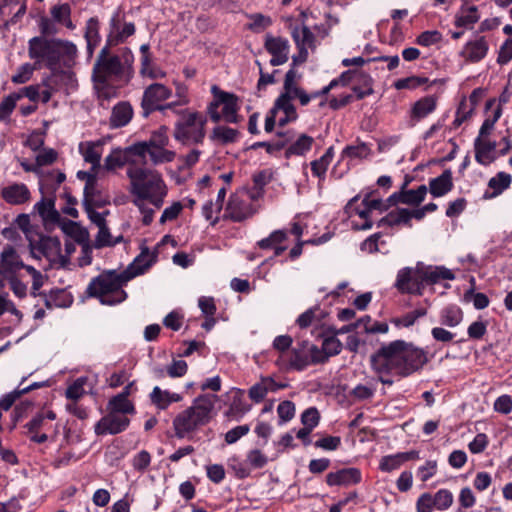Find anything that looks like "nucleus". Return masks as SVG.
<instances>
[{
  "instance_id": "obj_63",
  "label": "nucleus",
  "mask_w": 512,
  "mask_h": 512,
  "mask_svg": "<svg viewBox=\"0 0 512 512\" xmlns=\"http://www.w3.org/2000/svg\"><path fill=\"white\" fill-rule=\"evenodd\" d=\"M279 424L290 421L295 415V405L292 401H283L277 407Z\"/></svg>"
},
{
  "instance_id": "obj_19",
  "label": "nucleus",
  "mask_w": 512,
  "mask_h": 512,
  "mask_svg": "<svg viewBox=\"0 0 512 512\" xmlns=\"http://www.w3.org/2000/svg\"><path fill=\"white\" fill-rule=\"evenodd\" d=\"M489 45L484 36L468 41L460 52L461 57L471 63L480 62L488 53Z\"/></svg>"
},
{
  "instance_id": "obj_61",
  "label": "nucleus",
  "mask_w": 512,
  "mask_h": 512,
  "mask_svg": "<svg viewBox=\"0 0 512 512\" xmlns=\"http://www.w3.org/2000/svg\"><path fill=\"white\" fill-rule=\"evenodd\" d=\"M458 502V512H463V509H468L475 505L476 497L470 487H463L460 490Z\"/></svg>"
},
{
  "instance_id": "obj_53",
  "label": "nucleus",
  "mask_w": 512,
  "mask_h": 512,
  "mask_svg": "<svg viewBox=\"0 0 512 512\" xmlns=\"http://www.w3.org/2000/svg\"><path fill=\"white\" fill-rule=\"evenodd\" d=\"M98 229L99 230L94 244L96 248L114 246L122 240V236L113 239L107 225L99 227Z\"/></svg>"
},
{
  "instance_id": "obj_23",
  "label": "nucleus",
  "mask_w": 512,
  "mask_h": 512,
  "mask_svg": "<svg viewBox=\"0 0 512 512\" xmlns=\"http://www.w3.org/2000/svg\"><path fill=\"white\" fill-rule=\"evenodd\" d=\"M285 386L284 384H278L271 377H262L259 382L250 387L248 396L253 402L260 403L269 392H276L285 388Z\"/></svg>"
},
{
  "instance_id": "obj_14",
  "label": "nucleus",
  "mask_w": 512,
  "mask_h": 512,
  "mask_svg": "<svg viewBox=\"0 0 512 512\" xmlns=\"http://www.w3.org/2000/svg\"><path fill=\"white\" fill-rule=\"evenodd\" d=\"M37 249L53 267L64 268L69 264L68 257L61 252V242L57 237H40Z\"/></svg>"
},
{
  "instance_id": "obj_55",
  "label": "nucleus",
  "mask_w": 512,
  "mask_h": 512,
  "mask_svg": "<svg viewBox=\"0 0 512 512\" xmlns=\"http://www.w3.org/2000/svg\"><path fill=\"white\" fill-rule=\"evenodd\" d=\"M18 100L19 95H16L15 92L3 98L0 102V121H6L9 119Z\"/></svg>"
},
{
  "instance_id": "obj_35",
  "label": "nucleus",
  "mask_w": 512,
  "mask_h": 512,
  "mask_svg": "<svg viewBox=\"0 0 512 512\" xmlns=\"http://www.w3.org/2000/svg\"><path fill=\"white\" fill-rule=\"evenodd\" d=\"M44 297V303L48 309H52L54 307L67 308L73 302L72 296L63 289L51 290L50 293L48 295H44Z\"/></svg>"
},
{
  "instance_id": "obj_62",
  "label": "nucleus",
  "mask_w": 512,
  "mask_h": 512,
  "mask_svg": "<svg viewBox=\"0 0 512 512\" xmlns=\"http://www.w3.org/2000/svg\"><path fill=\"white\" fill-rule=\"evenodd\" d=\"M34 69L35 67L30 63L22 64L17 69V72L12 76L11 81L15 84H24L28 82L33 75Z\"/></svg>"
},
{
  "instance_id": "obj_17",
  "label": "nucleus",
  "mask_w": 512,
  "mask_h": 512,
  "mask_svg": "<svg viewBox=\"0 0 512 512\" xmlns=\"http://www.w3.org/2000/svg\"><path fill=\"white\" fill-rule=\"evenodd\" d=\"M24 266L20 255L11 245H6L0 252V275L4 278L15 276Z\"/></svg>"
},
{
  "instance_id": "obj_3",
  "label": "nucleus",
  "mask_w": 512,
  "mask_h": 512,
  "mask_svg": "<svg viewBox=\"0 0 512 512\" xmlns=\"http://www.w3.org/2000/svg\"><path fill=\"white\" fill-rule=\"evenodd\" d=\"M218 397L214 394H202L194 399L192 405L179 412L172 425L178 439H193V436L212 418V411Z\"/></svg>"
},
{
  "instance_id": "obj_27",
  "label": "nucleus",
  "mask_w": 512,
  "mask_h": 512,
  "mask_svg": "<svg viewBox=\"0 0 512 512\" xmlns=\"http://www.w3.org/2000/svg\"><path fill=\"white\" fill-rule=\"evenodd\" d=\"M79 152L85 162L91 164L92 170L100 168L102 144L100 141H86L79 144Z\"/></svg>"
},
{
  "instance_id": "obj_47",
  "label": "nucleus",
  "mask_w": 512,
  "mask_h": 512,
  "mask_svg": "<svg viewBox=\"0 0 512 512\" xmlns=\"http://www.w3.org/2000/svg\"><path fill=\"white\" fill-rule=\"evenodd\" d=\"M343 348L341 341L335 336H328L323 339L321 351V358L323 363L326 362L329 357L338 355Z\"/></svg>"
},
{
  "instance_id": "obj_33",
  "label": "nucleus",
  "mask_w": 512,
  "mask_h": 512,
  "mask_svg": "<svg viewBox=\"0 0 512 512\" xmlns=\"http://www.w3.org/2000/svg\"><path fill=\"white\" fill-rule=\"evenodd\" d=\"M238 138V130L223 125L214 127L210 134L211 141L216 142L220 145L235 143L238 140Z\"/></svg>"
},
{
  "instance_id": "obj_30",
  "label": "nucleus",
  "mask_w": 512,
  "mask_h": 512,
  "mask_svg": "<svg viewBox=\"0 0 512 512\" xmlns=\"http://www.w3.org/2000/svg\"><path fill=\"white\" fill-rule=\"evenodd\" d=\"M453 188L452 172L446 169L436 178L429 181V191L433 197H442Z\"/></svg>"
},
{
  "instance_id": "obj_28",
  "label": "nucleus",
  "mask_w": 512,
  "mask_h": 512,
  "mask_svg": "<svg viewBox=\"0 0 512 512\" xmlns=\"http://www.w3.org/2000/svg\"><path fill=\"white\" fill-rule=\"evenodd\" d=\"M350 82L353 83L352 90L359 100L373 94L374 92L372 88L373 79L367 73L353 70V76Z\"/></svg>"
},
{
  "instance_id": "obj_51",
  "label": "nucleus",
  "mask_w": 512,
  "mask_h": 512,
  "mask_svg": "<svg viewBox=\"0 0 512 512\" xmlns=\"http://www.w3.org/2000/svg\"><path fill=\"white\" fill-rule=\"evenodd\" d=\"M435 509L445 511L453 504V493L448 489H440L433 496Z\"/></svg>"
},
{
  "instance_id": "obj_60",
  "label": "nucleus",
  "mask_w": 512,
  "mask_h": 512,
  "mask_svg": "<svg viewBox=\"0 0 512 512\" xmlns=\"http://www.w3.org/2000/svg\"><path fill=\"white\" fill-rule=\"evenodd\" d=\"M403 464L400 453L383 456L380 460L379 468L384 472H391L398 469Z\"/></svg>"
},
{
  "instance_id": "obj_36",
  "label": "nucleus",
  "mask_w": 512,
  "mask_h": 512,
  "mask_svg": "<svg viewBox=\"0 0 512 512\" xmlns=\"http://www.w3.org/2000/svg\"><path fill=\"white\" fill-rule=\"evenodd\" d=\"M73 229L76 231V241L82 244V256L80 258V265L87 266L92 262V248L88 243L89 234L87 230L80 228L76 223H72Z\"/></svg>"
},
{
  "instance_id": "obj_39",
  "label": "nucleus",
  "mask_w": 512,
  "mask_h": 512,
  "mask_svg": "<svg viewBox=\"0 0 512 512\" xmlns=\"http://www.w3.org/2000/svg\"><path fill=\"white\" fill-rule=\"evenodd\" d=\"M314 143V139L306 134H301L293 143H291L285 150V157L290 158L293 155L303 156L311 148Z\"/></svg>"
},
{
  "instance_id": "obj_45",
  "label": "nucleus",
  "mask_w": 512,
  "mask_h": 512,
  "mask_svg": "<svg viewBox=\"0 0 512 512\" xmlns=\"http://www.w3.org/2000/svg\"><path fill=\"white\" fill-rule=\"evenodd\" d=\"M326 315L327 313L322 310L319 305H315L300 314L296 320V323L300 328H307L315 320L320 322L326 317Z\"/></svg>"
},
{
  "instance_id": "obj_6",
  "label": "nucleus",
  "mask_w": 512,
  "mask_h": 512,
  "mask_svg": "<svg viewBox=\"0 0 512 512\" xmlns=\"http://www.w3.org/2000/svg\"><path fill=\"white\" fill-rule=\"evenodd\" d=\"M179 116L174 124V139L182 145L202 144L206 136L207 117L188 109H182Z\"/></svg>"
},
{
  "instance_id": "obj_58",
  "label": "nucleus",
  "mask_w": 512,
  "mask_h": 512,
  "mask_svg": "<svg viewBox=\"0 0 512 512\" xmlns=\"http://www.w3.org/2000/svg\"><path fill=\"white\" fill-rule=\"evenodd\" d=\"M251 22L248 24V29L253 32H261L272 24V20L269 16H265L261 13H255L248 16Z\"/></svg>"
},
{
  "instance_id": "obj_18",
  "label": "nucleus",
  "mask_w": 512,
  "mask_h": 512,
  "mask_svg": "<svg viewBox=\"0 0 512 512\" xmlns=\"http://www.w3.org/2000/svg\"><path fill=\"white\" fill-rule=\"evenodd\" d=\"M362 480L360 469L355 467L343 468L326 475V483L329 486H349L358 484Z\"/></svg>"
},
{
  "instance_id": "obj_38",
  "label": "nucleus",
  "mask_w": 512,
  "mask_h": 512,
  "mask_svg": "<svg viewBox=\"0 0 512 512\" xmlns=\"http://www.w3.org/2000/svg\"><path fill=\"white\" fill-rule=\"evenodd\" d=\"M34 210L45 222H56L59 219V213L55 209V200L51 198H42L34 205Z\"/></svg>"
},
{
  "instance_id": "obj_2",
  "label": "nucleus",
  "mask_w": 512,
  "mask_h": 512,
  "mask_svg": "<svg viewBox=\"0 0 512 512\" xmlns=\"http://www.w3.org/2000/svg\"><path fill=\"white\" fill-rule=\"evenodd\" d=\"M127 176L130 179V193L133 204L143 215L144 225L153 221L155 209L161 208L167 195V186L160 173L139 165L128 166Z\"/></svg>"
},
{
  "instance_id": "obj_1",
  "label": "nucleus",
  "mask_w": 512,
  "mask_h": 512,
  "mask_svg": "<svg viewBox=\"0 0 512 512\" xmlns=\"http://www.w3.org/2000/svg\"><path fill=\"white\" fill-rule=\"evenodd\" d=\"M428 361L424 349L404 340L383 344L370 358L375 373L400 377H408L418 372Z\"/></svg>"
},
{
  "instance_id": "obj_20",
  "label": "nucleus",
  "mask_w": 512,
  "mask_h": 512,
  "mask_svg": "<svg viewBox=\"0 0 512 512\" xmlns=\"http://www.w3.org/2000/svg\"><path fill=\"white\" fill-rule=\"evenodd\" d=\"M226 213L231 220L241 222L253 214L251 202L238 195H231L227 204Z\"/></svg>"
},
{
  "instance_id": "obj_57",
  "label": "nucleus",
  "mask_w": 512,
  "mask_h": 512,
  "mask_svg": "<svg viewBox=\"0 0 512 512\" xmlns=\"http://www.w3.org/2000/svg\"><path fill=\"white\" fill-rule=\"evenodd\" d=\"M287 238L285 230H275L268 237L258 241V246L261 249H273L277 244L282 243Z\"/></svg>"
},
{
  "instance_id": "obj_37",
  "label": "nucleus",
  "mask_w": 512,
  "mask_h": 512,
  "mask_svg": "<svg viewBox=\"0 0 512 512\" xmlns=\"http://www.w3.org/2000/svg\"><path fill=\"white\" fill-rule=\"evenodd\" d=\"M49 82L54 84L57 87V90L64 87L67 92L69 90H76L78 87L75 74L71 71L61 70L55 72L49 76Z\"/></svg>"
},
{
  "instance_id": "obj_54",
  "label": "nucleus",
  "mask_w": 512,
  "mask_h": 512,
  "mask_svg": "<svg viewBox=\"0 0 512 512\" xmlns=\"http://www.w3.org/2000/svg\"><path fill=\"white\" fill-rule=\"evenodd\" d=\"M56 50H58V63L63 57L68 59H74L77 55V46L68 40H62L56 38Z\"/></svg>"
},
{
  "instance_id": "obj_64",
  "label": "nucleus",
  "mask_w": 512,
  "mask_h": 512,
  "mask_svg": "<svg viewBox=\"0 0 512 512\" xmlns=\"http://www.w3.org/2000/svg\"><path fill=\"white\" fill-rule=\"evenodd\" d=\"M320 420V414L317 408L310 407L301 414V423L304 427L314 429Z\"/></svg>"
},
{
  "instance_id": "obj_31",
  "label": "nucleus",
  "mask_w": 512,
  "mask_h": 512,
  "mask_svg": "<svg viewBox=\"0 0 512 512\" xmlns=\"http://www.w3.org/2000/svg\"><path fill=\"white\" fill-rule=\"evenodd\" d=\"M84 38L87 43L88 56L91 57L101 42L100 22L97 17H91L86 21Z\"/></svg>"
},
{
  "instance_id": "obj_22",
  "label": "nucleus",
  "mask_w": 512,
  "mask_h": 512,
  "mask_svg": "<svg viewBox=\"0 0 512 512\" xmlns=\"http://www.w3.org/2000/svg\"><path fill=\"white\" fill-rule=\"evenodd\" d=\"M156 255L150 253L148 248H145L141 253L133 260V262L122 271L126 277H129V281L136 276L144 274L156 261Z\"/></svg>"
},
{
  "instance_id": "obj_56",
  "label": "nucleus",
  "mask_w": 512,
  "mask_h": 512,
  "mask_svg": "<svg viewBox=\"0 0 512 512\" xmlns=\"http://www.w3.org/2000/svg\"><path fill=\"white\" fill-rule=\"evenodd\" d=\"M428 82V78L426 77H419V76H410L406 78L398 79L394 82L393 86L397 90H403V89H416Z\"/></svg>"
},
{
  "instance_id": "obj_44",
  "label": "nucleus",
  "mask_w": 512,
  "mask_h": 512,
  "mask_svg": "<svg viewBox=\"0 0 512 512\" xmlns=\"http://www.w3.org/2000/svg\"><path fill=\"white\" fill-rule=\"evenodd\" d=\"M107 203H109V201L101 195V192L97 188V182L92 183L90 188H88V186L84 187V207H103Z\"/></svg>"
},
{
  "instance_id": "obj_34",
  "label": "nucleus",
  "mask_w": 512,
  "mask_h": 512,
  "mask_svg": "<svg viewBox=\"0 0 512 512\" xmlns=\"http://www.w3.org/2000/svg\"><path fill=\"white\" fill-rule=\"evenodd\" d=\"M463 320V311L457 305H448L439 313V321L441 325L454 328Z\"/></svg>"
},
{
  "instance_id": "obj_43",
  "label": "nucleus",
  "mask_w": 512,
  "mask_h": 512,
  "mask_svg": "<svg viewBox=\"0 0 512 512\" xmlns=\"http://www.w3.org/2000/svg\"><path fill=\"white\" fill-rule=\"evenodd\" d=\"M107 410L120 415H134L136 413L134 404L129 399L113 396L107 404Z\"/></svg>"
},
{
  "instance_id": "obj_41",
  "label": "nucleus",
  "mask_w": 512,
  "mask_h": 512,
  "mask_svg": "<svg viewBox=\"0 0 512 512\" xmlns=\"http://www.w3.org/2000/svg\"><path fill=\"white\" fill-rule=\"evenodd\" d=\"M400 224L408 225L411 227V224H409V210L406 208H398L389 212L385 217L378 221L377 226L392 227Z\"/></svg>"
},
{
  "instance_id": "obj_12",
  "label": "nucleus",
  "mask_w": 512,
  "mask_h": 512,
  "mask_svg": "<svg viewBox=\"0 0 512 512\" xmlns=\"http://www.w3.org/2000/svg\"><path fill=\"white\" fill-rule=\"evenodd\" d=\"M128 151L136 155L138 164L145 162L146 155H149L154 165L172 162L176 156L174 151L167 150L165 147L149 146L146 142H137L128 146Z\"/></svg>"
},
{
  "instance_id": "obj_24",
  "label": "nucleus",
  "mask_w": 512,
  "mask_h": 512,
  "mask_svg": "<svg viewBox=\"0 0 512 512\" xmlns=\"http://www.w3.org/2000/svg\"><path fill=\"white\" fill-rule=\"evenodd\" d=\"M125 164L138 165V159H136V155L134 153L128 151V147L125 150L116 149L113 150L106 158L104 159V169L108 171H113L117 168L123 167Z\"/></svg>"
},
{
  "instance_id": "obj_25",
  "label": "nucleus",
  "mask_w": 512,
  "mask_h": 512,
  "mask_svg": "<svg viewBox=\"0 0 512 512\" xmlns=\"http://www.w3.org/2000/svg\"><path fill=\"white\" fill-rule=\"evenodd\" d=\"M1 196L11 205H21L30 199L31 193L24 183H12L2 188Z\"/></svg>"
},
{
  "instance_id": "obj_40",
  "label": "nucleus",
  "mask_w": 512,
  "mask_h": 512,
  "mask_svg": "<svg viewBox=\"0 0 512 512\" xmlns=\"http://www.w3.org/2000/svg\"><path fill=\"white\" fill-rule=\"evenodd\" d=\"M465 0L460 8V11L456 15L455 25L457 27H468L472 26L479 20L478 9L476 6H467Z\"/></svg>"
},
{
  "instance_id": "obj_11",
  "label": "nucleus",
  "mask_w": 512,
  "mask_h": 512,
  "mask_svg": "<svg viewBox=\"0 0 512 512\" xmlns=\"http://www.w3.org/2000/svg\"><path fill=\"white\" fill-rule=\"evenodd\" d=\"M172 96V90L161 83H153L147 86L143 92L141 109L143 117L147 118L151 113L158 111L161 102Z\"/></svg>"
},
{
  "instance_id": "obj_10",
  "label": "nucleus",
  "mask_w": 512,
  "mask_h": 512,
  "mask_svg": "<svg viewBox=\"0 0 512 512\" xmlns=\"http://www.w3.org/2000/svg\"><path fill=\"white\" fill-rule=\"evenodd\" d=\"M320 355L321 351L318 346L303 341L291 350L289 367L296 371H303L310 364L323 363V358Z\"/></svg>"
},
{
  "instance_id": "obj_49",
  "label": "nucleus",
  "mask_w": 512,
  "mask_h": 512,
  "mask_svg": "<svg viewBox=\"0 0 512 512\" xmlns=\"http://www.w3.org/2000/svg\"><path fill=\"white\" fill-rule=\"evenodd\" d=\"M511 181L512 177L510 174L506 172L497 173L496 176L492 177L488 182V186L494 190L492 196L501 194L510 186Z\"/></svg>"
},
{
  "instance_id": "obj_48",
  "label": "nucleus",
  "mask_w": 512,
  "mask_h": 512,
  "mask_svg": "<svg viewBox=\"0 0 512 512\" xmlns=\"http://www.w3.org/2000/svg\"><path fill=\"white\" fill-rule=\"evenodd\" d=\"M292 37L297 47H305L307 49L314 47L315 36L305 25L295 27L292 31Z\"/></svg>"
},
{
  "instance_id": "obj_4",
  "label": "nucleus",
  "mask_w": 512,
  "mask_h": 512,
  "mask_svg": "<svg viewBox=\"0 0 512 512\" xmlns=\"http://www.w3.org/2000/svg\"><path fill=\"white\" fill-rule=\"evenodd\" d=\"M100 50L93 66L92 80L96 84H106L109 79L130 80L134 74V54L130 48L124 47L119 55H111L110 48Z\"/></svg>"
},
{
  "instance_id": "obj_8",
  "label": "nucleus",
  "mask_w": 512,
  "mask_h": 512,
  "mask_svg": "<svg viewBox=\"0 0 512 512\" xmlns=\"http://www.w3.org/2000/svg\"><path fill=\"white\" fill-rule=\"evenodd\" d=\"M56 46V38L33 37L28 42L29 57L35 60V64L44 63L49 69H54L58 65Z\"/></svg>"
},
{
  "instance_id": "obj_32",
  "label": "nucleus",
  "mask_w": 512,
  "mask_h": 512,
  "mask_svg": "<svg viewBox=\"0 0 512 512\" xmlns=\"http://www.w3.org/2000/svg\"><path fill=\"white\" fill-rule=\"evenodd\" d=\"M292 139H293L292 131L278 132L277 139L272 140V141L256 142L251 146V148L252 149L265 148L267 153L273 154L275 152H278V151L284 149L287 146V144L292 141Z\"/></svg>"
},
{
  "instance_id": "obj_59",
  "label": "nucleus",
  "mask_w": 512,
  "mask_h": 512,
  "mask_svg": "<svg viewBox=\"0 0 512 512\" xmlns=\"http://www.w3.org/2000/svg\"><path fill=\"white\" fill-rule=\"evenodd\" d=\"M370 153V148L365 143H360L358 145H349L346 146L342 151V158H358L363 159L366 158Z\"/></svg>"
},
{
  "instance_id": "obj_15",
  "label": "nucleus",
  "mask_w": 512,
  "mask_h": 512,
  "mask_svg": "<svg viewBox=\"0 0 512 512\" xmlns=\"http://www.w3.org/2000/svg\"><path fill=\"white\" fill-rule=\"evenodd\" d=\"M130 424V419L120 413H108L103 416L94 426L96 435H116L125 431Z\"/></svg>"
},
{
  "instance_id": "obj_7",
  "label": "nucleus",
  "mask_w": 512,
  "mask_h": 512,
  "mask_svg": "<svg viewBox=\"0 0 512 512\" xmlns=\"http://www.w3.org/2000/svg\"><path fill=\"white\" fill-rule=\"evenodd\" d=\"M212 101L207 105L206 112L211 121L218 123L223 120L226 123H239L241 117L239 98L230 92L220 89L217 85L211 87Z\"/></svg>"
},
{
  "instance_id": "obj_42",
  "label": "nucleus",
  "mask_w": 512,
  "mask_h": 512,
  "mask_svg": "<svg viewBox=\"0 0 512 512\" xmlns=\"http://www.w3.org/2000/svg\"><path fill=\"white\" fill-rule=\"evenodd\" d=\"M264 47L266 51L274 55H289L290 44L289 41L282 37H275L270 34L266 35Z\"/></svg>"
},
{
  "instance_id": "obj_46",
  "label": "nucleus",
  "mask_w": 512,
  "mask_h": 512,
  "mask_svg": "<svg viewBox=\"0 0 512 512\" xmlns=\"http://www.w3.org/2000/svg\"><path fill=\"white\" fill-rule=\"evenodd\" d=\"M407 185L408 181L406 180L401 187L403 192V204L419 205L425 199L427 194L428 189L426 185H420L415 190H406Z\"/></svg>"
},
{
  "instance_id": "obj_29",
  "label": "nucleus",
  "mask_w": 512,
  "mask_h": 512,
  "mask_svg": "<svg viewBox=\"0 0 512 512\" xmlns=\"http://www.w3.org/2000/svg\"><path fill=\"white\" fill-rule=\"evenodd\" d=\"M438 98L435 95H428L417 100L410 111L411 118L419 121L429 114L433 113L437 108Z\"/></svg>"
},
{
  "instance_id": "obj_52",
  "label": "nucleus",
  "mask_w": 512,
  "mask_h": 512,
  "mask_svg": "<svg viewBox=\"0 0 512 512\" xmlns=\"http://www.w3.org/2000/svg\"><path fill=\"white\" fill-rule=\"evenodd\" d=\"M426 313L427 310L424 308L416 309L406 313L401 317L394 318L392 323L397 327H410L417 321L418 318L425 316Z\"/></svg>"
},
{
  "instance_id": "obj_5",
  "label": "nucleus",
  "mask_w": 512,
  "mask_h": 512,
  "mask_svg": "<svg viewBox=\"0 0 512 512\" xmlns=\"http://www.w3.org/2000/svg\"><path fill=\"white\" fill-rule=\"evenodd\" d=\"M127 282L129 277H126L123 272L107 270L91 279L86 288V294L98 299L103 305H116L127 298V293L123 290Z\"/></svg>"
},
{
  "instance_id": "obj_13",
  "label": "nucleus",
  "mask_w": 512,
  "mask_h": 512,
  "mask_svg": "<svg viewBox=\"0 0 512 512\" xmlns=\"http://www.w3.org/2000/svg\"><path fill=\"white\" fill-rule=\"evenodd\" d=\"M395 288L402 294H413L421 296L424 291L422 277L417 273V265L404 267L397 273L394 283Z\"/></svg>"
},
{
  "instance_id": "obj_50",
  "label": "nucleus",
  "mask_w": 512,
  "mask_h": 512,
  "mask_svg": "<svg viewBox=\"0 0 512 512\" xmlns=\"http://www.w3.org/2000/svg\"><path fill=\"white\" fill-rule=\"evenodd\" d=\"M291 100L292 98L290 96V93H282L275 101L273 107V109H275V113L277 112V110H281L284 112L285 115H289L290 118H297V112Z\"/></svg>"
},
{
  "instance_id": "obj_21",
  "label": "nucleus",
  "mask_w": 512,
  "mask_h": 512,
  "mask_svg": "<svg viewBox=\"0 0 512 512\" xmlns=\"http://www.w3.org/2000/svg\"><path fill=\"white\" fill-rule=\"evenodd\" d=\"M497 143L489 139L475 138V160L483 166H488L497 159Z\"/></svg>"
},
{
  "instance_id": "obj_9",
  "label": "nucleus",
  "mask_w": 512,
  "mask_h": 512,
  "mask_svg": "<svg viewBox=\"0 0 512 512\" xmlns=\"http://www.w3.org/2000/svg\"><path fill=\"white\" fill-rule=\"evenodd\" d=\"M136 27L133 22H127L125 12L117 8L110 20L106 43L108 46H117L126 42V40L135 34Z\"/></svg>"
},
{
  "instance_id": "obj_16",
  "label": "nucleus",
  "mask_w": 512,
  "mask_h": 512,
  "mask_svg": "<svg viewBox=\"0 0 512 512\" xmlns=\"http://www.w3.org/2000/svg\"><path fill=\"white\" fill-rule=\"evenodd\" d=\"M417 273L422 277L423 285L438 284L443 280H454L455 274L445 266L425 265L417 262Z\"/></svg>"
},
{
  "instance_id": "obj_26",
  "label": "nucleus",
  "mask_w": 512,
  "mask_h": 512,
  "mask_svg": "<svg viewBox=\"0 0 512 512\" xmlns=\"http://www.w3.org/2000/svg\"><path fill=\"white\" fill-rule=\"evenodd\" d=\"M134 115L132 105L127 101L118 102L111 111L109 126L113 129L121 128L130 123Z\"/></svg>"
}]
</instances>
